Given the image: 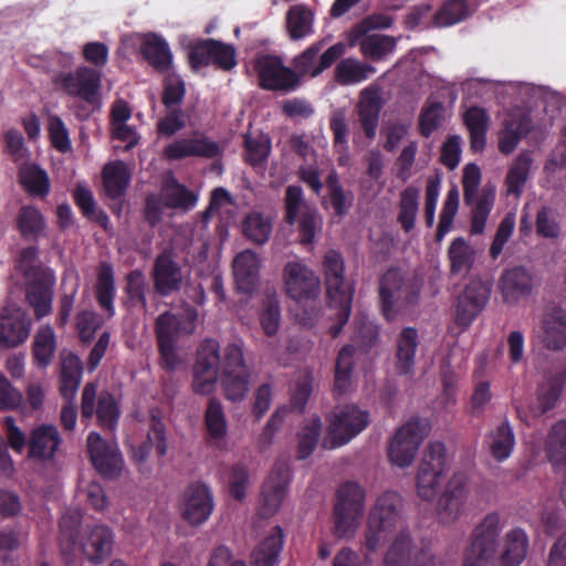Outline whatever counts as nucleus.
Segmentation results:
<instances>
[{"label": "nucleus", "mask_w": 566, "mask_h": 566, "mask_svg": "<svg viewBox=\"0 0 566 566\" xmlns=\"http://www.w3.org/2000/svg\"><path fill=\"white\" fill-rule=\"evenodd\" d=\"M323 270L327 307L335 311L331 316L334 323L329 326L328 332L333 338H336L349 319L355 289L344 276L345 263L339 252L328 250L325 253Z\"/></svg>", "instance_id": "f257e3e1"}, {"label": "nucleus", "mask_w": 566, "mask_h": 566, "mask_svg": "<svg viewBox=\"0 0 566 566\" xmlns=\"http://www.w3.org/2000/svg\"><path fill=\"white\" fill-rule=\"evenodd\" d=\"M420 290L417 280L405 276L397 268L388 269L378 283L379 310L386 322L409 314L418 304Z\"/></svg>", "instance_id": "f03ea898"}, {"label": "nucleus", "mask_w": 566, "mask_h": 566, "mask_svg": "<svg viewBox=\"0 0 566 566\" xmlns=\"http://www.w3.org/2000/svg\"><path fill=\"white\" fill-rule=\"evenodd\" d=\"M402 497L395 491L381 493L367 517L364 548L376 552L401 522Z\"/></svg>", "instance_id": "7ed1b4c3"}, {"label": "nucleus", "mask_w": 566, "mask_h": 566, "mask_svg": "<svg viewBox=\"0 0 566 566\" xmlns=\"http://www.w3.org/2000/svg\"><path fill=\"white\" fill-rule=\"evenodd\" d=\"M198 317L197 310L190 307L186 311L185 319L188 328L186 333H192ZM182 327V318L171 312H164L155 321V335L159 352V363L163 369L174 371L180 363L177 354V342Z\"/></svg>", "instance_id": "20e7f679"}, {"label": "nucleus", "mask_w": 566, "mask_h": 566, "mask_svg": "<svg viewBox=\"0 0 566 566\" xmlns=\"http://www.w3.org/2000/svg\"><path fill=\"white\" fill-rule=\"evenodd\" d=\"M366 492L357 482L342 483L336 491L333 509V534L343 538L352 535L364 514Z\"/></svg>", "instance_id": "39448f33"}, {"label": "nucleus", "mask_w": 566, "mask_h": 566, "mask_svg": "<svg viewBox=\"0 0 566 566\" xmlns=\"http://www.w3.org/2000/svg\"><path fill=\"white\" fill-rule=\"evenodd\" d=\"M101 78L102 74L98 70L80 65L74 72L53 70L51 82L56 91L94 105L98 101Z\"/></svg>", "instance_id": "423d86ee"}, {"label": "nucleus", "mask_w": 566, "mask_h": 566, "mask_svg": "<svg viewBox=\"0 0 566 566\" xmlns=\"http://www.w3.org/2000/svg\"><path fill=\"white\" fill-rule=\"evenodd\" d=\"M500 532V515L495 512L488 514L472 532L463 566H485L496 552Z\"/></svg>", "instance_id": "0eeeda50"}, {"label": "nucleus", "mask_w": 566, "mask_h": 566, "mask_svg": "<svg viewBox=\"0 0 566 566\" xmlns=\"http://www.w3.org/2000/svg\"><path fill=\"white\" fill-rule=\"evenodd\" d=\"M253 69L258 75L259 86L263 90L289 93L300 85V75L285 66L277 55H256Z\"/></svg>", "instance_id": "6e6552de"}, {"label": "nucleus", "mask_w": 566, "mask_h": 566, "mask_svg": "<svg viewBox=\"0 0 566 566\" xmlns=\"http://www.w3.org/2000/svg\"><path fill=\"white\" fill-rule=\"evenodd\" d=\"M447 463L446 447L442 442H430L419 464L417 473V493L421 500L431 501L437 494V486L444 474Z\"/></svg>", "instance_id": "1a4fd4ad"}, {"label": "nucleus", "mask_w": 566, "mask_h": 566, "mask_svg": "<svg viewBox=\"0 0 566 566\" xmlns=\"http://www.w3.org/2000/svg\"><path fill=\"white\" fill-rule=\"evenodd\" d=\"M390 25L391 19L389 17L373 14L354 27L353 34L355 38L358 39L363 36L359 42V48L365 57L373 61H380L395 51L396 41L394 38L385 34L365 35L371 29H386Z\"/></svg>", "instance_id": "9d476101"}, {"label": "nucleus", "mask_w": 566, "mask_h": 566, "mask_svg": "<svg viewBox=\"0 0 566 566\" xmlns=\"http://www.w3.org/2000/svg\"><path fill=\"white\" fill-rule=\"evenodd\" d=\"M96 391L97 386L94 382H87L84 386L81 399L82 420L91 419L95 413L101 429L113 432L120 417L119 406L111 392L102 391L95 407Z\"/></svg>", "instance_id": "9b49d317"}, {"label": "nucleus", "mask_w": 566, "mask_h": 566, "mask_svg": "<svg viewBox=\"0 0 566 566\" xmlns=\"http://www.w3.org/2000/svg\"><path fill=\"white\" fill-rule=\"evenodd\" d=\"M384 566H441L429 546L418 547L410 533L401 530L384 557Z\"/></svg>", "instance_id": "f8f14e48"}, {"label": "nucleus", "mask_w": 566, "mask_h": 566, "mask_svg": "<svg viewBox=\"0 0 566 566\" xmlns=\"http://www.w3.org/2000/svg\"><path fill=\"white\" fill-rule=\"evenodd\" d=\"M220 371V344L212 338L201 342L193 365L192 389L199 395H209L216 388Z\"/></svg>", "instance_id": "ddd939ff"}, {"label": "nucleus", "mask_w": 566, "mask_h": 566, "mask_svg": "<svg viewBox=\"0 0 566 566\" xmlns=\"http://www.w3.org/2000/svg\"><path fill=\"white\" fill-rule=\"evenodd\" d=\"M424 437L426 427L418 418L402 424L388 446L390 462L399 468L410 467Z\"/></svg>", "instance_id": "4468645a"}, {"label": "nucleus", "mask_w": 566, "mask_h": 566, "mask_svg": "<svg viewBox=\"0 0 566 566\" xmlns=\"http://www.w3.org/2000/svg\"><path fill=\"white\" fill-rule=\"evenodd\" d=\"M369 424V413L356 405H346L334 411L329 419L328 433L332 448L348 443Z\"/></svg>", "instance_id": "2eb2a0df"}, {"label": "nucleus", "mask_w": 566, "mask_h": 566, "mask_svg": "<svg viewBox=\"0 0 566 566\" xmlns=\"http://www.w3.org/2000/svg\"><path fill=\"white\" fill-rule=\"evenodd\" d=\"M286 295L297 303L314 300L321 291V280L315 272L300 261H289L283 269Z\"/></svg>", "instance_id": "dca6fc26"}, {"label": "nucleus", "mask_w": 566, "mask_h": 566, "mask_svg": "<svg viewBox=\"0 0 566 566\" xmlns=\"http://www.w3.org/2000/svg\"><path fill=\"white\" fill-rule=\"evenodd\" d=\"M114 542V532L107 525H86L81 530L76 553H81L90 564L97 566L111 556Z\"/></svg>", "instance_id": "f3484780"}, {"label": "nucleus", "mask_w": 566, "mask_h": 566, "mask_svg": "<svg viewBox=\"0 0 566 566\" xmlns=\"http://www.w3.org/2000/svg\"><path fill=\"white\" fill-rule=\"evenodd\" d=\"M291 478L290 460L286 458L275 461L273 469L262 486L261 515L270 517L280 509Z\"/></svg>", "instance_id": "a211bd4d"}, {"label": "nucleus", "mask_w": 566, "mask_h": 566, "mask_svg": "<svg viewBox=\"0 0 566 566\" xmlns=\"http://www.w3.org/2000/svg\"><path fill=\"white\" fill-rule=\"evenodd\" d=\"M86 444L90 460L102 476L114 479L119 475L123 458L115 444L107 442L95 431L90 432Z\"/></svg>", "instance_id": "6ab92c4d"}, {"label": "nucleus", "mask_w": 566, "mask_h": 566, "mask_svg": "<svg viewBox=\"0 0 566 566\" xmlns=\"http://www.w3.org/2000/svg\"><path fill=\"white\" fill-rule=\"evenodd\" d=\"M491 286L480 279L471 280L457 300L455 323L468 327L486 305Z\"/></svg>", "instance_id": "aec40b11"}, {"label": "nucleus", "mask_w": 566, "mask_h": 566, "mask_svg": "<svg viewBox=\"0 0 566 566\" xmlns=\"http://www.w3.org/2000/svg\"><path fill=\"white\" fill-rule=\"evenodd\" d=\"M151 279L155 292L163 296L178 293L184 283L182 269L169 251L159 253L153 265Z\"/></svg>", "instance_id": "412c9836"}, {"label": "nucleus", "mask_w": 566, "mask_h": 566, "mask_svg": "<svg viewBox=\"0 0 566 566\" xmlns=\"http://www.w3.org/2000/svg\"><path fill=\"white\" fill-rule=\"evenodd\" d=\"M213 511V497L209 488L201 482H193L184 492L181 513L190 525L203 524Z\"/></svg>", "instance_id": "4be33fe9"}, {"label": "nucleus", "mask_w": 566, "mask_h": 566, "mask_svg": "<svg viewBox=\"0 0 566 566\" xmlns=\"http://www.w3.org/2000/svg\"><path fill=\"white\" fill-rule=\"evenodd\" d=\"M31 319L18 306H6L0 313V347L14 348L24 343L30 334Z\"/></svg>", "instance_id": "5701e85b"}, {"label": "nucleus", "mask_w": 566, "mask_h": 566, "mask_svg": "<svg viewBox=\"0 0 566 566\" xmlns=\"http://www.w3.org/2000/svg\"><path fill=\"white\" fill-rule=\"evenodd\" d=\"M61 443V434L54 424H39L30 431L28 458L38 462H50L54 460Z\"/></svg>", "instance_id": "b1692460"}, {"label": "nucleus", "mask_w": 566, "mask_h": 566, "mask_svg": "<svg viewBox=\"0 0 566 566\" xmlns=\"http://www.w3.org/2000/svg\"><path fill=\"white\" fill-rule=\"evenodd\" d=\"M467 500L465 479L463 474L455 473L448 481L442 494L438 499L437 513L442 523L455 521Z\"/></svg>", "instance_id": "393cba45"}, {"label": "nucleus", "mask_w": 566, "mask_h": 566, "mask_svg": "<svg viewBox=\"0 0 566 566\" xmlns=\"http://www.w3.org/2000/svg\"><path fill=\"white\" fill-rule=\"evenodd\" d=\"M565 384L566 367L557 368L545 376L536 389V403L533 408L534 416L542 417L556 407Z\"/></svg>", "instance_id": "a878e982"}, {"label": "nucleus", "mask_w": 566, "mask_h": 566, "mask_svg": "<svg viewBox=\"0 0 566 566\" xmlns=\"http://www.w3.org/2000/svg\"><path fill=\"white\" fill-rule=\"evenodd\" d=\"M382 106L384 102L380 90L377 86L370 85L360 92L357 115L364 134L368 139L376 137Z\"/></svg>", "instance_id": "bb28decb"}, {"label": "nucleus", "mask_w": 566, "mask_h": 566, "mask_svg": "<svg viewBox=\"0 0 566 566\" xmlns=\"http://www.w3.org/2000/svg\"><path fill=\"white\" fill-rule=\"evenodd\" d=\"M139 53L160 74L168 73L172 69V52L169 43L165 38L155 32L142 35Z\"/></svg>", "instance_id": "cd10ccee"}, {"label": "nucleus", "mask_w": 566, "mask_h": 566, "mask_svg": "<svg viewBox=\"0 0 566 566\" xmlns=\"http://www.w3.org/2000/svg\"><path fill=\"white\" fill-rule=\"evenodd\" d=\"M499 289L506 303H516L531 295L533 291V275L524 266L506 269L499 280Z\"/></svg>", "instance_id": "c85d7f7f"}, {"label": "nucleus", "mask_w": 566, "mask_h": 566, "mask_svg": "<svg viewBox=\"0 0 566 566\" xmlns=\"http://www.w3.org/2000/svg\"><path fill=\"white\" fill-rule=\"evenodd\" d=\"M54 276L52 273L27 280L25 298L36 319L52 312Z\"/></svg>", "instance_id": "c756f323"}, {"label": "nucleus", "mask_w": 566, "mask_h": 566, "mask_svg": "<svg viewBox=\"0 0 566 566\" xmlns=\"http://www.w3.org/2000/svg\"><path fill=\"white\" fill-rule=\"evenodd\" d=\"M218 154L219 145L207 137L180 138L164 148V156L168 160H180L187 157L214 158Z\"/></svg>", "instance_id": "7c9ffc66"}, {"label": "nucleus", "mask_w": 566, "mask_h": 566, "mask_svg": "<svg viewBox=\"0 0 566 566\" xmlns=\"http://www.w3.org/2000/svg\"><path fill=\"white\" fill-rule=\"evenodd\" d=\"M94 296L98 307L105 313L107 318L116 314L115 298V273L112 263L107 261L99 262L96 269V282L94 285Z\"/></svg>", "instance_id": "2f4dec72"}, {"label": "nucleus", "mask_w": 566, "mask_h": 566, "mask_svg": "<svg viewBox=\"0 0 566 566\" xmlns=\"http://www.w3.org/2000/svg\"><path fill=\"white\" fill-rule=\"evenodd\" d=\"M418 345L419 335L415 327H403L397 335L395 369L398 375L405 376L413 373Z\"/></svg>", "instance_id": "473e14b6"}, {"label": "nucleus", "mask_w": 566, "mask_h": 566, "mask_svg": "<svg viewBox=\"0 0 566 566\" xmlns=\"http://www.w3.org/2000/svg\"><path fill=\"white\" fill-rule=\"evenodd\" d=\"M260 260L252 250H244L233 260V274L240 292L251 294L259 281Z\"/></svg>", "instance_id": "72a5a7b5"}, {"label": "nucleus", "mask_w": 566, "mask_h": 566, "mask_svg": "<svg viewBox=\"0 0 566 566\" xmlns=\"http://www.w3.org/2000/svg\"><path fill=\"white\" fill-rule=\"evenodd\" d=\"M81 523L82 517L76 511H67L60 518L59 547L62 558L66 564H71L74 560L81 534Z\"/></svg>", "instance_id": "f704fd0d"}, {"label": "nucleus", "mask_w": 566, "mask_h": 566, "mask_svg": "<svg viewBox=\"0 0 566 566\" xmlns=\"http://www.w3.org/2000/svg\"><path fill=\"white\" fill-rule=\"evenodd\" d=\"M284 545L281 526H274L251 554L252 566H277Z\"/></svg>", "instance_id": "c9c22d12"}, {"label": "nucleus", "mask_w": 566, "mask_h": 566, "mask_svg": "<svg viewBox=\"0 0 566 566\" xmlns=\"http://www.w3.org/2000/svg\"><path fill=\"white\" fill-rule=\"evenodd\" d=\"M531 129L532 118L528 114L514 115L505 119L499 133V150L504 155L512 154Z\"/></svg>", "instance_id": "e433bc0d"}, {"label": "nucleus", "mask_w": 566, "mask_h": 566, "mask_svg": "<svg viewBox=\"0 0 566 566\" xmlns=\"http://www.w3.org/2000/svg\"><path fill=\"white\" fill-rule=\"evenodd\" d=\"M83 376V363L81 358L70 353L62 358L60 371V395L65 401H73Z\"/></svg>", "instance_id": "4c0bfd02"}, {"label": "nucleus", "mask_w": 566, "mask_h": 566, "mask_svg": "<svg viewBox=\"0 0 566 566\" xmlns=\"http://www.w3.org/2000/svg\"><path fill=\"white\" fill-rule=\"evenodd\" d=\"M102 181L107 198L117 200L124 197L130 182L126 164L122 160L106 164L102 170Z\"/></svg>", "instance_id": "58836bf2"}, {"label": "nucleus", "mask_w": 566, "mask_h": 566, "mask_svg": "<svg viewBox=\"0 0 566 566\" xmlns=\"http://www.w3.org/2000/svg\"><path fill=\"white\" fill-rule=\"evenodd\" d=\"M45 219L41 211L31 205L22 206L15 218V228L24 241L36 243L44 234Z\"/></svg>", "instance_id": "ea45409f"}, {"label": "nucleus", "mask_w": 566, "mask_h": 566, "mask_svg": "<svg viewBox=\"0 0 566 566\" xmlns=\"http://www.w3.org/2000/svg\"><path fill=\"white\" fill-rule=\"evenodd\" d=\"M56 352V335L52 326H41L32 342V357L34 365L45 369L53 361Z\"/></svg>", "instance_id": "a19ab883"}, {"label": "nucleus", "mask_w": 566, "mask_h": 566, "mask_svg": "<svg viewBox=\"0 0 566 566\" xmlns=\"http://www.w3.org/2000/svg\"><path fill=\"white\" fill-rule=\"evenodd\" d=\"M545 451L555 471L566 473V420H559L552 427Z\"/></svg>", "instance_id": "79ce46f5"}, {"label": "nucleus", "mask_w": 566, "mask_h": 566, "mask_svg": "<svg viewBox=\"0 0 566 566\" xmlns=\"http://www.w3.org/2000/svg\"><path fill=\"white\" fill-rule=\"evenodd\" d=\"M198 193L188 189L177 179L166 181L163 188V206L168 209L189 211L196 207Z\"/></svg>", "instance_id": "37998d69"}, {"label": "nucleus", "mask_w": 566, "mask_h": 566, "mask_svg": "<svg viewBox=\"0 0 566 566\" xmlns=\"http://www.w3.org/2000/svg\"><path fill=\"white\" fill-rule=\"evenodd\" d=\"M314 14L304 4H294L286 12L285 27L291 40L298 41L314 32Z\"/></svg>", "instance_id": "c03bdc74"}, {"label": "nucleus", "mask_w": 566, "mask_h": 566, "mask_svg": "<svg viewBox=\"0 0 566 566\" xmlns=\"http://www.w3.org/2000/svg\"><path fill=\"white\" fill-rule=\"evenodd\" d=\"M488 447L497 462L510 458L515 447V436L507 420L502 421L489 433Z\"/></svg>", "instance_id": "a18cd8bd"}, {"label": "nucleus", "mask_w": 566, "mask_h": 566, "mask_svg": "<svg viewBox=\"0 0 566 566\" xmlns=\"http://www.w3.org/2000/svg\"><path fill=\"white\" fill-rule=\"evenodd\" d=\"M528 552V536L521 527L505 534L504 551L501 556L503 566H520Z\"/></svg>", "instance_id": "49530a36"}, {"label": "nucleus", "mask_w": 566, "mask_h": 566, "mask_svg": "<svg viewBox=\"0 0 566 566\" xmlns=\"http://www.w3.org/2000/svg\"><path fill=\"white\" fill-rule=\"evenodd\" d=\"M18 178L20 185L32 197L45 198L50 192L49 175L36 164L22 166Z\"/></svg>", "instance_id": "de8ad7c7"}, {"label": "nucleus", "mask_w": 566, "mask_h": 566, "mask_svg": "<svg viewBox=\"0 0 566 566\" xmlns=\"http://www.w3.org/2000/svg\"><path fill=\"white\" fill-rule=\"evenodd\" d=\"M543 345L549 350L566 349V317L546 314L542 319Z\"/></svg>", "instance_id": "09e8293b"}, {"label": "nucleus", "mask_w": 566, "mask_h": 566, "mask_svg": "<svg viewBox=\"0 0 566 566\" xmlns=\"http://www.w3.org/2000/svg\"><path fill=\"white\" fill-rule=\"evenodd\" d=\"M489 115L485 109L473 106L464 114V124L470 133V146L474 151H482L486 143Z\"/></svg>", "instance_id": "8fccbe9b"}, {"label": "nucleus", "mask_w": 566, "mask_h": 566, "mask_svg": "<svg viewBox=\"0 0 566 566\" xmlns=\"http://www.w3.org/2000/svg\"><path fill=\"white\" fill-rule=\"evenodd\" d=\"M448 259L451 274L464 276L472 269L474 252L464 238L458 237L449 245Z\"/></svg>", "instance_id": "3c124183"}, {"label": "nucleus", "mask_w": 566, "mask_h": 566, "mask_svg": "<svg viewBox=\"0 0 566 566\" xmlns=\"http://www.w3.org/2000/svg\"><path fill=\"white\" fill-rule=\"evenodd\" d=\"M376 69L356 59L347 57L338 62L335 67V80L340 85H352L367 80Z\"/></svg>", "instance_id": "603ef678"}, {"label": "nucleus", "mask_w": 566, "mask_h": 566, "mask_svg": "<svg viewBox=\"0 0 566 566\" xmlns=\"http://www.w3.org/2000/svg\"><path fill=\"white\" fill-rule=\"evenodd\" d=\"M147 283L143 271L135 269L125 276L124 294L126 296L125 305L127 308L147 310L146 298Z\"/></svg>", "instance_id": "864d4df0"}, {"label": "nucleus", "mask_w": 566, "mask_h": 566, "mask_svg": "<svg viewBox=\"0 0 566 566\" xmlns=\"http://www.w3.org/2000/svg\"><path fill=\"white\" fill-rule=\"evenodd\" d=\"M205 426L208 434V441L219 444L228 432L227 420L221 402L216 398H210L205 412Z\"/></svg>", "instance_id": "5fc2aeb1"}, {"label": "nucleus", "mask_w": 566, "mask_h": 566, "mask_svg": "<svg viewBox=\"0 0 566 566\" xmlns=\"http://www.w3.org/2000/svg\"><path fill=\"white\" fill-rule=\"evenodd\" d=\"M419 190L413 186H408L400 192L397 221L406 233L415 228L419 209Z\"/></svg>", "instance_id": "6e6d98bb"}, {"label": "nucleus", "mask_w": 566, "mask_h": 566, "mask_svg": "<svg viewBox=\"0 0 566 566\" xmlns=\"http://www.w3.org/2000/svg\"><path fill=\"white\" fill-rule=\"evenodd\" d=\"M271 232V220L259 211L248 213L242 221L243 235L254 244L262 245L266 243L270 239Z\"/></svg>", "instance_id": "4d7b16f0"}, {"label": "nucleus", "mask_w": 566, "mask_h": 566, "mask_svg": "<svg viewBox=\"0 0 566 566\" xmlns=\"http://www.w3.org/2000/svg\"><path fill=\"white\" fill-rule=\"evenodd\" d=\"M328 198L334 213L337 217H344L353 206L354 195L352 191L344 190L339 177L335 170H332L325 179Z\"/></svg>", "instance_id": "13d9d810"}, {"label": "nucleus", "mask_w": 566, "mask_h": 566, "mask_svg": "<svg viewBox=\"0 0 566 566\" xmlns=\"http://www.w3.org/2000/svg\"><path fill=\"white\" fill-rule=\"evenodd\" d=\"M474 10L460 0H447L434 13L433 23L439 28L450 27L467 19Z\"/></svg>", "instance_id": "bf43d9fd"}, {"label": "nucleus", "mask_w": 566, "mask_h": 566, "mask_svg": "<svg viewBox=\"0 0 566 566\" xmlns=\"http://www.w3.org/2000/svg\"><path fill=\"white\" fill-rule=\"evenodd\" d=\"M244 161L252 166L259 167L268 161L271 154V139L264 134L258 136H244Z\"/></svg>", "instance_id": "052dcab7"}, {"label": "nucleus", "mask_w": 566, "mask_h": 566, "mask_svg": "<svg viewBox=\"0 0 566 566\" xmlns=\"http://www.w3.org/2000/svg\"><path fill=\"white\" fill-rule=\"evenodd\" d=\"M532 166V158L527 154H520L510 167L505 184L507 192L518 197L527 181L528 172Z\"/></svg>", "instance_id": "680f3d73"}, {"label": "nucleus", "mask_w": 566, "mask_h": 566, "mask_svg": "<svg viewBox=\"0 0 566 566\" xmlns=\"http://www.w3.org/2000/svg\"><path fill=\"white\" fill-rule=\"evenodd\" d=\"M153 446L156 448L158 457H164L167 452L166 431L161 421H154L147 439L140 443L134 458L137 462H143L149 455Z\"/></svg>", "instance_id": "e2e57ef3"}, {"label": "nucleus", "mask_w": 566, "mask_h": 566, "mask_svg": "<svg viewBox=\"0 0 566 566\" xmlns=\"http://www.w3.org/2000/svg\"><path fill=\"white\" fill-rule=\"evenodd\" d=\"M322 430L319 417H313L297 433V459L308 458L315 450Z\"/></svg>", "instance_id": "0e129e2a"}, {"label": "nucleus", "mask_w": 566, "mask_h": 566, "mask_svg": "<svg viewBox=\"0 0 566 566\" xmlns=\"http://www.w3.org/2000/svg\"><path fill=\"white\" fill-rule=\"evenodd\" d=\"M251 370L222 374L221 384L224 396L233 402L241 401L249 391Z\"/></svg>", "instance_id": "69168bd1"}, {"label": "nucleus", "mask_w": 566, "mask_h": 566, "mask_svg": "<svg viewBox=\"0 0 566 566\" xmlns=\"http://www.w3.org/2000/svg\"><path fill=\"white\" fill-rule=\"evenodd\" d=\"M103 324L102 316L95 311L83 310L78 312L75 316V327L80 342L82 344H90Z\"/></svg>", "instance_id": "338daca9"}, {"label": "nucleus", "mask_w": 566, "mask_h": 566, "mask_svg": "<svg viewBox=\"0 0 566 566\" xmlns=\"http://www.w3.org/2000/svg\"><path fill=\"white\" fill-rule=\"evenodd\" d=\"M250 370L245 364L243 355V345L241 343H230L224 346L220 354V371L222 374L242 373Z\"/></svg>", "instance_id": "774afa93"}]
</instances>
